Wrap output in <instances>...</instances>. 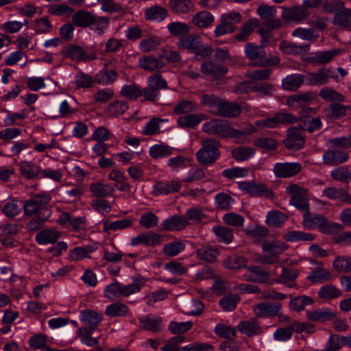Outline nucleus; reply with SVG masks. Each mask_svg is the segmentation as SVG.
Returning <instances> with one entry per match:
<instances>
[{
  "mask_svg": "<svg viewBox=\"0 0 351 351\" xmlns=\"http://www.w3.org/2000/svg\"><path fill=\"white\" fill-rule=\"evenodd\" d=\"M284 238L286 241L289 242L298 241H312L315 239V236L311 233L304 232L300 230H292L287 232Z\"/></svg>",
  "mask_w": 351,
  "mask_h": 351,
  "instance_id": "nucleus-45",
  "label": "nucleus"
},
{
  "mask_svg": "<svg viewBox=\"0 0 351 351\" xmlns=\"http://www.w3.org/2000/svg\"><path fill=\"white\" fill-rule=\"evenodd\" d=\"M185 243L180 240H175L166 243L163 247V252L168 256H175L184 251Z\"/></svg>",
  "mask_w": 351,
  "mask_h": 351,
  "instance_id": "nucleus-53",
  "label": "nucleus"
},
{
  "mask_svg": "<svg viewBox=\"0 0 351 351\" xmlns=\"http://www.w3.org/2000/svg\"><path fill=\"white\" fill-rule=\"evenodd\" d=\"M245 54L250 61V64L254 66H266L276 64L279 62L278 58L270 61L266 58V51L264 47L248 43L245 46Z\"/></svg>",
  "mask_w": 351,
  "mask_h": 351,
  "instance_id": "nucleus-3",
  "label": "nucleus"
},
{
  "mask_svg": "<svg viewBox=\"0 0 351 351\" xmlns=\"http://www.w3.org/2000/svg\"><path fill=\"white\" fill-rule=\"evenodd\" d=\"M332 273L325 269L319 268L311 271L307 279L313 282H324L331 280Z\"/></svg>",
  "mask_w": 351,
  "mask_h": 351,
  "instance_id": "nucleus-54",
  "label": "nucleus"
},
{
  "mask_svg": "<svg viewBox=\"0 0 351 351\" xmlns=\"http://www.w3.org/2000/svg\"><path fill=\"white\" fill-rule=\"evenodd\" d=\"M201 71L204 75L209 77L218 79L223 76L228 72V69L219 64L211 62H204L201 66Z\"/></svg>",
  "mask_w": 351,
  "mask_h": 351,
  "instance_id": "nucleus-19",
  "label": "nucleus"
},
{
  "mask_svg": "<svg viewBox=\"0 0 351 351\" xmlns=\"http://www.w3.org/2000/svg\"><path fill=\"white\" fill-rule=\"evenodd\" d=\"M332 267L339 273L351 272V257L337 256L332 263Z\"/></svg>",
  "mask_w": 351,
  "mask_h": 351,
  "instance_id": "nucleus-49",
  "label": "nucleus"
},
{
  "mask_svg": "<svg viewBox=\"0 0 351 351\" xmlns=\"http://www.w3.org/2000/svg\"><path fill=\"white\" fill-rule=\"evenodd\" d=\"M309 15V12L301 8H291L285 9L282 17L287 21H301Z\"/></svg>",
  "mask_w": 351,
  "mask_h": 351,
  "instance_id": "nucleus-39",
  "label": "nucleus"
},
{
  "mask_svg": "<svg viewBox=\"0 0 351 351\" xmlns=\"http://www.w3.org/2000/svg\"><path fill=\"white\" fill-rule=\"evenodd\" d=\"M340 289L332 285H324L319 289L318 291V296L324 300L337 298L340 296Z\"/></svg>",
  "mask_w": 351,
  "mask_h": 351,
  "instance_id": "nucleus-59",
  "label": "nucleus"
},
{
  "mask_svg": "<svg viewBox=\"0 0 351 351\" xmlns=\"http://www.w3.org/2000/svg\"><path fill=\"white\" fill-rule=\"evenodd\" d=\"M259 21L257 19H250L246 21L236 35V38L240 41L245 40L253 32L254 29L258 27Z\"/></svg>",
  "mask_w": 351,
  "mask_h": 351,
  "instance_id": "nucleus-42",
  "label": "nucleus"
},
{
  "mask_svg": "<svg viewBox=\"0 0 351 351\" xmlns=\"http://www.w3.org/2000/svg\"><path fill=\"white\" fill-rule=\"evenodd\" d=\"M167 165L172 171H178L191 166L192 160L189 158L178 156L169 158Z\"/></svg>",
  "mask_w": 351,
  "mask_h": 351,
  "instance_id": "nucleus-52",
  "label": "nucleus"
},
{
  "mask_svg": "<svg viewBox=\"0 0 351 351\" xmlns=\"http://www.w3.org/2000/svg\"><path fill=\"white\" fill-rule=\"evenodd\" d=\"M213 231L220 242L229 244L234 238L233 230L226 226H217L213 228Z\"/></svg>",
  "mask_w": 351,
  "mask_h": 351,
  "instance_id": "nucleus-46",
  "label": "nucleus"
},
{
  "mask_svg": "<svg viewBox=\"0 0 351 351\" xmlns=\"http://www.w3.org/2000/svg\"><path fill=\"white\" fill-rule=\"evenodd\" d=\"M106 66L107 64H106L105 67L95 75V81L97 84L108 85L117 80L118 77L117 71L107 69Z\"/></svg>",
  "mask_w": 351,
  "mask_h": 351,
  "instance_id": "nucleus-37",
  "label": "nucleus"
},
{
  "mask_svg": "<svg viewBox=\"0 0 351 351\" xmlns=\"http://www.w3.org/2000/svg\"><path fill=\"white\" fill-rule=\"evenodd\" d=\"M162 241V237L152 232L140 233L138 235L131 238L130 244L132 246L145 245L154 246L160 244Z\"/></svg>",
  "mask_w": 351,
  "mask_h": 351,
  "instance_id": "nucleus-15",
  "label": "nucleus"
},
{
  "mask_svg": "<svg viewBox=\"0 0 351 351\" xmlns=\"http://www.w3.org/2000/svg\"><path fill=\"white\" fill-rule=\"evenodd\" d=\"M167 29L171 35L174 36H185L190 31L189 26L182 22H171L167 25Z\"/></svg>",
  "mask_w": 351,
  "mask_h": 351,
  "instance_id": "nucleus-58",
  "label": "nucleus"
},
{
  "mask_svg": "<svg viewBox=\"0 0 351 351\" xmlns=\"http://www.w3.org/2000/svg\"><path fill=\"white\" fill-rule=\"evenodd\" d=\"M129 311L128 307L121 302H114L107 306L105 313L110 317L125 316Z\"/></svg>",
  "mask_w": 351,
  "mask_h": 351,
  "instance_id": "nucleus-55",
  "label": "nucleus"
},
{
  "mask_svg": "<svg viewBox=\"0 0 351 351\" xmlns=\"http://www.w3.org/2000/svg\"><path fill=\"white\" fill-rule=\"evenodd\" d=\"M145 282V278L141 276L133 277L132 283L126 285L121 284V296L128 297L138 292Z\"/></svg>",
  "mask_w": 351,
  "mask_h": 351,
  "instance_id": "nucleus-29",
  "label": "nucleus"
},
{
  "mask_svg": "<svg viewBox=\"0 0 351 351\" xmlns=\"http://www.w3.org/2000/svg\"><path fill=\"white\" fill-rule=\"evenodd\" d=\"M19 167L21 175L25 179L34 180L40 176V167L32 161L22 160Z\"/></svg>",
  "mask_w": 351,
  "mask_h": 351,
  "instance_id": "nucleus-22",
  "label": "nucleus"
},
{
  "mask_svg": "<svg viewBox=\"0 0 351 351\" xmlns=\"http://www.w3.org/2000/svg\"><path fill=\"white\" fill-rule=\"evenodd\" d=\"M80 320L86 326H97L102 320V315L94 311L86 309L80 311Z\"/></svg>",
  "mask_w": 351,
  "mask_h": 351,
  "instance_id": "nucleus-31",
  "label": "nucleus"
},
{
  "mask_svg": "<svg viewBox=\"0 0 351 351\" xmlns=\"http://www.w3.org/2000/svg\"><path fill=\"white\" fill-rule=\"evenodd\" d=\"M64 55L73 60L76 61H91L97 58V54L90 51L88 53L84 48L79 45L71 44L64 49Z\"/></svg>",
  "mask_w": 351,
  "mask_h": 351,
  "instance_id": "nucleus-10",
  "label": "nucleus"
},
{
  "mask_svg": "<svg viewBox=\"0 0 351 351\" xmlns=\"http://www.w3.org/2000/svg\"><path fill=\"white\" fill-rule=\"evenodd\" d=\"M51 199V195L47 193L34 195L23 206L25 214L28 216L38 214L41 208L50 202Z\"/></svg>",
  "mask_w": 351,
  "mask_h": 351,
  "instance_id": "nucleus-9",
  "label": "nucleus"
},
{
  "mask_svg": "<svg viewBox=\"0 0 351 351\" xmlns=\"http://www.w3.org/2000/svg\"><path fill=\"white\" fill-rule=\"evenodd\" d=\"M247 271L243 276V279L255 283H265L270 276L268 272L256 265L247 266Z\"/></svg>",
  "mask_w": 351,
  "mask_h": 351,
  "instance_id": "nucleus-14",
  "label": "nucleus"
},
{
  "mask_svg": "<svg viewBox=\"0 0 351 351\" xmlns=\"http://www.w3.org/2000/svg\"><path fill=\"white\" fill-rule=\"evenodd\" d=\"M302 211V225L306 229H318L321 232L326 234H332L342 230L341 225L329 221L321 214L310 213L308 209Z\"/></svg>",
  "mask_w": 351,
  "mask_h": 351,
  "instance_id": "nucleus-1",
  "label": "nucleus"
},
{
  "mask_svg": "<svg viewBox=\"0 0 351 351\" xmlns=\"http://www.w3.org/2000/svg\"><path fill=\"white\" fill-rule=\"evenodd\" d=\"M286 193L291 196L290 204L300 210L308 209V191L297 184H290L286 187Z\"/></svg>",
  "mask_w": 351,
  "mask_h": 351,
  "instance_id": "nucleus-5",
  "label": "nucleus"
},
{
  "mask_svg": "<svg viewBox=\"0 0 351 351\" xmlns=\"http://www.w3.org/2000/svg\"><path fill=\"white\" fill-rule=\"evenodd\" d=\"M283 144L290 149L298 150L302 148L304 144V130L296 128L289 129Z\"/></svg>",
  "mask_w": 351,
  "mask_h": 351,
  "instance_id": "nucleus-12",
  "label": "nucleus"
},
{
  "mask_svg": "<svg viewBox=\"0 0 351 351\" xmlns=\"http://www.w3.org/2000/svg\"><path fill=\"white\" fill-rule=\"evenodd\" d=\"M97 247L95 245H87L82 247H77L70 251L69 258L72 261H80L86 258H90V254L95 251Z\"/></svg>",
  "mask_w": 351,
  "mask_h": 351,
  "instance_id": "nucleus-30",
  "label": "nucleus"
},
{
  "mask_svg": "<svg viewBox=\"0 0 351 351\" xmlns=\"http://www.w3.org/2000/svg\"><path fill=\"white\" fill-rule=\"evenodd\" d=\"M348 159V154L343 151L333 149L326 151L323 154L324 163L329 166L342 164Z\"/></svg>",
  "mask_w": 351,
  "mask_h": 351,
  "instance_id": "nucleus-21",
  "label": "nucleus"
},
{
  "mask_svg": "<svg viewBox=\"0 0 351 351\" xmlns=\"http://www.w3.org/2000/svg\"><path fill=\"white\" fill-rule=\"evenodd\" d=\"M234 202L231 196L225 193H219L215 197L216 207L221 210L230 209Z\"/></svg>",
  "mask_w": 351,
  "mask_h": 351,
  "instance_id": "nucleus-60",
  "label": "nucleus"
},
{
  "mask_svg": "<svg viewBox=\"0 0 351 351\" xmlns=\"http://www.w3.org/2000/svg\"><path fill=\"white\" fill-rule=\"evenodd\" d=\"M167 16V10L161 6L154 5L147 8L145 12V18L147 20L160 22Z\"/></svg>",
  "mask_w": 351,
  "mask_h": 351,
  "instance_id": "nucleus-41",
  "label": "nucleus"
},
{
  "mask_svg": "<svg viewBox=\"0 0 351 351\" xmlns=\"http://www.w3.org/2000/svg\"><path fill=\"white\" fill-rule=\"evenodd\" d=\"M254 311L258 317H271L279 315L282 308V304L280 302H261L257 304L253 307Z\"/></svg>",
  "mask_w": 351,
  "mask_h": 351,
  "instance_id": "nucleus-13",
  "label": "nucleus"
},
{
  "mask_svg": "<svg viewBox=\"0 0 351 351\" xmlns=\"http://www.w3.org/2000/svg\"><path fill=\"white\" fill-rule=\"evenodd\" d=\"M305 82L303 75L295 73L287 75L282 80V87L285 90L295 91Z\"/></svg>",
  "mask_w": 351,
  "mask_h": 351,
  "instance_id": "nucleus-34",
  "label": "nucleus"
},
{
  "mask_svg": "<svg viewBox=\"0 0 351 351\" xmlns=\"http://www.w3.org/2000/svg\"><path fill=\"white\" fill-rule=\"evenodd\" d=\"M94 19V14L88 11L80 10L75 13L72 16L73 23L80 27H89L91 20Z\"/></svg>",
  "mask_w": 351,
  "mask_h": 351,
  "instance_id": "nucleus-43",
  "label": "nucleus"
},
{
  "mask_svg": "<svg viewBox=\"0 0 351 351\" xmlns=\"http://www.w3.org/2000/svg\"><path fill=\"white\" fill-rule=\"evenodd\" d=\"M182 184L179 180H173L167 182H158L154 186V193L156 195L178 192Z\"/></svg>",
  "mask_w": 351,
  "mask_h": 351,
  "instance_id": "nucleus-25",
  "label": "nucleus"
},
{
  "mask_svg": "<svg viewBox=\"0 0 351 351\" xmlns=\"http://www.w3.org/2000/svg\"><path fill=\"white\" fill-rule=\"evenodd\" d=\"M238 187L244 193L249 194L251 196L263 195L268 199H271L274 197L273 193L265 184L255 181H244L239 182Z\"/></svg>",
  "mask_w": 351,
  "mask_h": 351,
  "instance_id": "nucleus-7",
  "label": "nucleus"
},
{
  "mask_svg": "<svg viewBox=\"0 0 351 351\" xmlns=\"http://www.w3.org/2000/svg\"><path fill=\"white\" fill-rule=\"evenodd\" d=\"M256 151L252 147L239 146L232 151V156L238 161L247 160L254 156Z\"/></svg>",
  "mask_w": 351,
  "mask_h": 351,
  "instance_id": "nucleus-51",
  "label": "nucleus"
},
{
  "mask_svg": "<svg viewBox=\"0 0 351 351\" xmlns=\"http://www.w3.org/2000/svg\"><path fill=\"white\" fill-rule=\"evenodd\" d=\"M297 118L291 113L280 112L273 117L258 120L255 122L259 128H274L280 124H288L296 122Z\"/></svg>",
  "mask_w": 351,
  "mask_h": 351,
  "instance_id": "nucleus-6",
  "label": "nucleus"
},
{
  "mask_svg": "<svg viewBox=\"0 0 351 351\" xmlns=\"http://www.w3.org/2000/svg\"><path fill=\"white\" fill-rule=\"evenodd\" d=\"M110 20L106 16H97L94 14V19L91 20L90 28L98 34H103L108 28Z\"/></svg>",
  "mask_w": 351,
  "mask_h": 351,
  "instance_id": "nucleus-48",
  "label": "nucleus"
},
{
  "mask_svg": "<svg viewBox=\"0 0 351 351\" xmlns=\"http://www.w3.org/2000/svg\"><path fill=\"white\" fill-rule=\"evenodd\" d=\"M273 73L271 69H263L254 71H248L245 76L251 80L263 81L269 79Z\"/></svg>",
  "mask_w": 351,
  "mask_h": 351,
  "instance_id": "nucleus-62",
  "label": "nucleus"
},
{
  "mask_svg": "<svg viewBox=\"0 0 351 351\" xmlns=\"http://www.w3.org/2000/svg\"><path fill=\"white\" fill-rule=\"evenodd\" d=\"M214 16L207 11L197 13L192 19L193 23L198 27L205 28L212 24Z\"/></svg>",
  "mask_w": 351,
  "mask_h": 351,
  "instance_id": "nucleus-50",
  "label": "nucleus"
},
{
  "mask_svg": "<svg viewBox=\"0 0 351 351\" xmlns=\"http://www.w3.org/2000/svg\"><path fill=\"white\" fill-rule=\"evenodd\" d=\"M339 5L341 9L335 12L333 23L344 27H351V8H345L343 3Z\"/></svg>",
  "mask_w": 351,
  "mask_h": 351,
  "instance_id": "nucleus-28",
  "label": "nucleus"
},
{
  "mask_svg": "<svg viewBox=\"0 0 351 351\" xmlns=\"http://www.w3.org/2000/svg\"><path fill=\"white\" fill-rule=\"evenodd\" d=\"M202 132L223 138H239L243 132L233 128L227 120L214 119L202 125Z\"/></svg>",
  "mask_w": 351,
  "mask_h": 351,
  "instance_id": "nucleus-2",
  "label": "nucleus"
},
{
  "mask_svg": "<svg viewBox=\"0 0 351 351\" xmlns=\"http://www.w3.org/2000/svg\"><path fill=\"white\" fill-rule=\"evenodd\" d=\"M335 317V313L328 308L315 310L308 313V318L313 322H326L332 319Z\"/></svg>",
  "mask_w": 351,
  "mask_h": 351,
  "instance_id": "nucleus-47",
  "label": "nucleus"
},
{
  "mask_svg": "<svg viewBox=\"0 0 351 351\" xmlns=\"http://www.w3.org/2000/svg\"><path fill=\"white\" fill-rule=\"evenodd\" d=\"M304 76L307 85H324L328 82L329 71L326 69H322L315 72H308Z\"/></svg>",
  "mask_w": 351,
  "mask_h": 351,
  "instance_id": "nucleus-18",
  "label": "nucleus"
},
{
  "mask_svg": "<svg viewBox=\"0 0 351 351\" xmlns=\"http://www.w3.org/2000/svg\"><path fill=\"white\" fill-rule=\"evenodd\" d=\"M188 224L187 220L184 217L173 215L165 219L160 226L162 230L177 231L182 230Z\"/></svg>",
  "mask_w": 351,
  "mask_h": 351,
  "instance_id": "nucleus-24",
  "label": "nucleus"
},
{
  "mask_svg": "<svg viewBox=\"0 0 351 351\" xmlns=\"http://www.w3.org/2000/svg\"><path fill=\"white\" fill-rule=\"evenodd\" d=\"M120 94L129 100L135 101L143 95L141 87L136 84H126L122 86Z\"/></svg>",
  "mask_w": 351,
  "mask_h": 351,
  "instance_id": "nucleus-44",
  "label": "nucleus"
},
{
  "mask_svg": "<svg viewBox=\"0 0 351 351\" xmlns=\"http://www.w3.org/2000/svg\"><path fill=\"white\" fill-rule=\"evenodd\" d=\"M90 190L94 196L107 197L114 194L115 190L113 186L107 183L96 182L90 184Z\"/></svg>",
  "mask_w": 351,
  "mask_h": 351,
  "instance_id": "nucleus-36",
  "label": "nucleus"
},
{
  "mask_svg": "<svg viewBox=\"0 0 351 351\" xmlns=\"http://www.w3.org/2000/svg\"><path fill=\"white\" fill-rule=\"evenodd\" d=\"M219 255L218 250L213 246L204 245L196 250L197 257L206 262H215Z\"/></svg>",
  "mask_w": 351,
  "mask_h": 351,
  "instance_id": "nucleus-40",
  "label": "nucleus"
},
{
  "mask_svg": "<svg viewBox=\"0 0 351 351\" xmlns=\"http://www.w3.org/2000/svg\"><path fill=\"white\" fill-rule=\"evenodd\" d=\"M205 119V115L203 114H190L178 117L177 124L180 128H195Z\"/></svg>",
  "mask_w": 351,
  "mask_h": 351,
  "instance_id": "nucleus-27",
  "label": "nucleus"
},
{
  "mask_svg": "<svg viewBox=\"0 0 351 351\" xmlns=\"http://www.w3.org/2000/svg\"><path fill=\"white\" fill-rule=\"evenodd\" d=\"M108 178L115 182V186L120 191H125L130 189V185L127 181V177L123 171L119 169H113L108 174Z\"/></svg>",
  "mask_w": 351,
  "mask_h": 351,
  "instance_id": "nucleus-38",
  "label": "nucleus"
},
{
  "mask_svg": "<svg viewBox=\"0 0 351 351\" xmlns=\"http://www.w3.org/2000/svg\"><path fill=\"white\" fill-rule=\"evenodd\" d=\"M302 165L299 162H278L273 168V172L276 178H290L300 173Z\"/></svg>",
  "mask_w": 351,
  "mask_h": 351,
  "instance_id": "nucleus-11",
  "label": "nucleus"
},
{
  "mask_svg": "<svg viewBox=\"0 0 351 351\" xmlns=\"http://www.w3.org/2000/svg\"><path fill=\"white\" fill-rule=\"evenodd\" d=\"M262 248L265 253L269 254L271 256H263L261 258V262L262 263L271 264L277 262L276 256L284 252L287 248V245L284 242L274 241L263 243Z\"/></svg>",
  "mask_w": 351,
  "mask_h": 351,
  "instance_id": "nucleus-8",
  "label": "nucleus"
},
{
  "mask_svg": "<svg viewBox=\"0 0 351 351\" xmlns=\"http://www.w3.org/2000/svg\"><path fill=\"white\" fill-rule=\"evenodd\" d=\"M202 145V148L196 154L197 161L204 165L214 162L219 156V142L208 138L203 141Z\"/></svg>",
  "mask_w": 351,
  "mask_h": 351,
  "instance_id": "nucleus-4",
  "label": "nucleus"
},
{
  "mask_svg": "<svg viewBox=\"0 0 351 351\" xmlns=\"http://www.w3.org/2000/svg\"><path fill=\"white\" fill-rule=\"evenodd\" d=\"M173 148L165 143L155 144L149 147V154L155 160L165 158L173 154Z\"/></svg>",
  "mask_w": 351,
  "mask_h": 351,
  "instance_id": "nucleus-32",
  "label": "nucleus"
},
{
  "mask_svg": "<svg viewBox=\"0 0 351 351\" xmlns=\"http://www.w3.org/2000/svg\"><path fill=\"white\" fill-rule=\"evenodd\" d=\"M141 328L152 331L158 332L163 328L162 318L158 315L149 314L138 318Z\"/></svg>",
  "mask_w": 351,
  "mask_h": 351,
  "instance_id": "nucleus-16",
  "label": "nucleus"
},
{
  "mask_svg": "<svg viewBox=\"0 0 351 351\" xmlns=\"http://www.w3.org/2000/svg\"><path fill=\"white\" fill-rule=\"evenodd\" d=\"M322 196L332 200H339L345 203H351V196L347 191L342 188L329 186L322 191Z\"/></svg>",
  "mask_w": 351,
  "mask_h": 351,
  "instance_id": "nucleus-20",
  "label": "nucleus"
},
{
  "mask_svg": "<svg viewBox=\"0 0 351 351\" xmlns=\"http://www.w3.org/2000/svg\"><path fill=\"white\" fill-rule=\"evenodd\" d=\"M286 216L277 210H271L267 213L266 223L270 227H280L286 221Z\"/></svg>",
  "mask_w": 351,
  "mask_h": 351,
  "instance_id": "nucleus-61",
  "label": "nucleus"
},
{
  "mask_svg": "<svg viewBox=\"0 0 351 351\" xmlns=\"http://www.w3.org/2000/svg\"><path fill=\"white\" fill-rule=\"evenodd\" d=\"M298 276V273L295 270L283 267L282 273L278 277L277 282L285 284L289 287H293L295 286L294 281L297 278Z\"/></svg>",
  "mask_w": 351,
  "mask_h": 351,
  "instance_id": "nucleus-56",
  "label": "nucleus"
},
{
  "mask_svg": "<svg viewBox=\"0 0 351 351\" xmlns=\"http://www.w3.org/2000/svg\"><path fill=\"white\" fill-rule=\"evenodd\" d=\"M60 232L54 228L45 229L36 236V241L40 245L53 243L60 238Z\"/></svg>",
  "mask_w": 351,
  "mask_h": 351,
  "instance_id": "nucleus-26",
  "label": "nucleus"
},
{
  "mask_svg": "<svg viewBox=\"0 0 351 351\" xmlns=\"http://www.w3.org/2000/svg\"><path fill=\"white\" fill-rule=\"evenodd\" d=\"M138 66L150 72L158 71L165 66V62L153 56H145L138 58Z\"/></svg>",
  "mask_w": 351,
  "mask_h": 351,
  "instance_id": "nucleus-23",
  "label": "nucleus"
},
{
  "mask_svg": "<svg viewBox=\"0 0 351 351\" xmlns=\"http://www.w3.org/2000/svg\"><path fill=\"white\" fill-rule=\"evenodd\" d=\"M331 178L338 182L348 183L351 182V170L342 166L330 171Z\"/></svg>",
  "mask_w": 351,
  "mask_h": 351,
  "instance_id": "nucleus-57",
  "label": "nucleus"
},
{
  "mask_svg": "<svg viewBox=\"0 0 351 351\" xmlns=\"http://www.w3.org/2000/svg\"><path fill=\"white\" fill-rule=\"evenodd\" d=\"M241 107L234 102L220 101L214 114L223 117H236L241 113Z\"/></svg>",
  "mask_w": 351,
  "mask_h": 351,
  "instance_id": "nucleus-17",
  "label": "nucleus"
},
{
  "mask_svg": "<svg viewBox=\"0 0 351 351\" xmlns=\"http://www.w3.org/2000/svg\"><path fill=\"white\" fill-rule=\"evenodd\" d=\"M201 37L197 34H186L180 38L177 42V46L181 49H186L193 53Z\"/></svg>",
  "mask_w": 351,
  "mask_h": 351,
  "instance_id": "nucleus-35",
  "label": "nucleus"
},
{
  "mask_svg": "<svg viewBox=\"0 0 351 351\" xmlns=\"http://www.w3.org/2000/svg\"><path fill=\"white\" fill-rule=\"evenodd\" d=\"M238 330L240 332L247 337L258 335L262 332V328L254 320L243 321L238 324Z\"/></svg>",
  "mask_w": 351,
  "mask_h": 351,
  "instance_id": "nucleus-33",
  "label": "nucleus"
},
{
  "mask_svg": "<svg viewBox=\"0 0 351 351\" xmlns=\"http://www.w3.org/2000/svg\"><path fill=\"white\" fill-rule=\"evenodd\" d=\"M312 303V298L301 295L292 298L289 302V306L293 311H301L304 309L306 306L311 305Z\"/></svg>",
  "mask_w": 351,
  "mask_h": 351,
  "instance_id": "nucleus-64",
  "label": "nucleus"
},
{
  "mask_svg": "<svg viewBox=\"0 0 351 351\" xmlns=\"http://www.w3.org/2000/svg\"><path fill=\"white\" fill-rule=\"evenodd\" d=\"M216 335L221 338L232 340L237 334L236 330L223 324H217L215 328Z\"/></svg>",
  "mask_w": 351,
  "mask_h": 351,
  "instance_id": "nucleus-63",
  "label": "nucleus"
}]
</instances>
